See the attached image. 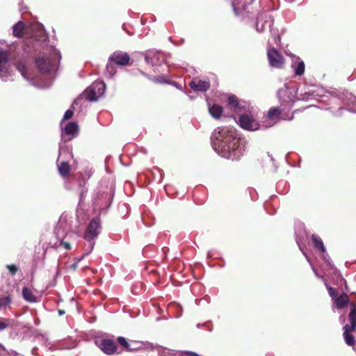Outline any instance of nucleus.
<instances>
[{
    "instance_id": "16",
    "label": "nucleus",
    "mask_w": 356,
    "mask_h": 356,
    "mask_svg": "<svg viewBox=\"0 0 356 356\" xmlns=\"http://www.w3.org/2000/svg\"><path fill=\"white\" fill-rule=\"evenodd\" d=\"M23 298L29 302H35L37 301L36 297L33 295V291L28 287L25 286L22 289Z\"/></svg>"
},
{
    "instance_id": "29",
    "label": "nucleus",
    "mask_w": 356,
    "mask_h": 356,
    "mask_svg": "<svg viewBox=\"0 0 356 356\" xmlns=\"http://www.w3.org/2000/svg\"><path fill=\"white\" fill-rule=\"evenodd\" d=\"M11 302V299L9 296L3 297L0 299V309L2 306H6Z\"/></svg>"
},
{
    "instance_id": "14",
    "label": "nucleus",
    "mask_w": 356,
    "mask_h": 356,
    "mask_svg": "<svg viewBox=\"0 0 356 356\" xmlns=\"http://www.w3.org/2000/svg\"><path fill=\"white\" fill-rule=\"evenodd\" d=\"M70 165L67 161H63L59 165H58V170L59 174L63 177H66L69 175L70 172Z\"/></svg>"
},
{
    "instance_id": "13",
    "label": "nucleus",
    "mask_w": 356,
    "mask_h": 356,
    "mask_svg": "<svg viewBox=\"0 0 356 356\" xmlns=\"http://www.w3.org/2000/svg\"><path fill=\"white\" fill-rule=\"evenodd\" d=\"M25 25L22 21L18 22L13 27V34L16 38H21L23 35Z\"/></svg>"
},
{
    "instance_id": "25",
    "label": "nucleus",
    "mask_w": 356,
    "mask_h": 356,
    "mask_svg": "<svg viewBox=\"0 0 356 356\" xmlns=\"http://www.w3.org/2000/svg\"><path fill=\"white\" fill-rule=\"evenodd\" d=\"M282 111L279 108H271L268 111L267 118L269 119L277 118L281 114Z\"/></svg>"
},
{
    "instance_id": "21",
    "label": "nucleus",
    "mask_w": 356,
    "mask_h": 356,
    "mask_svg": "<svg viewBox=\"0 0 356 356\" xmlns=\"http://www.w3.org/2000/svg\"><path fill=\"white\" fill-rule=\"evenodd\" d=\"M115 65V64L113 61L108 60L105 71V74L108 77H112L116 73V68Z\"/></svg>"
},
{
    "instance_id": "27",
    "label": "nucleus",
    "mask_w": 356,
    "mask_h": 356,
    "mask_svg": "<svg viewBox=\"0 0 356 356\" xmlns=\"http://www.w3.org/2000/svg\"><path fill=\"white\" fill-rule=\"evenodd\" d=\"M152 81L156 83H169V81L167 80L165 76H158L153 79H150Z\"/></svg>"
},
{
    "instance_id": "17",
    "label": "nucleus",
    "mask_w": 356,
    "mask_h": 356,
    "mask_svg": "<svg viewBox=\"0 0 356 356\" xmlns=\"http://www.w3.org/2000/svg\"><path fill=\"white\" fill-rule=\"evenodd\" d=\"M349 302V298L346 293H343L335 300V304L337 308L344 307Z\"/></svg>"
},
{
    "instance_id": "1",
    "label": "nucleus",
    "mask_w": 356,
    "mask_h": 356,
    "mask_svg": "<svg viewBox=\"0 0 356 356\" xmlns=\"http://www.w3.org/2000/svg\"><path fill=\"white\" fill-rule=\"evenodd\" d=\"M212 144L216 151L224 158L238 160L242 156L243 148L240 147V138L235 129H220Z\"/></svg>"
},
{
    "instance_id": "36",
    "label": "nucleus",
    "mask_w": 356,
    "mask_h": 356,
    "mask_svg": "<svg viewBox=\"0 0 356 356\" xmlns=\"http://www.w3.org/2000/svg\"><path fill=\"white\" fill-rule=\"evenodd\" d=\"M157 55V56L154 57V60L156 62H157V64L159 63V56H161L160 54H156Z\"/></svg>"
},
{
    "instance_id": "20",
    "label": "nucleus",
    "mask_w": 356,
    "mask_h": 356,
    "mask_svg": "<svg viewBox=\"0 0 356 356\" xmlns=\"http://www.w3.org/2000/svg\"><path fill=\"white\" fill-rule=\"evenodd\" d=\"M77 131L78 124L74 122L67 123L65 127V132L67 135H74Z\"/></svg>"
},
{
    "instance_id": "39",
    "label": "nucleus",
    "mask_w": 356,
    "mask_h": 356,
    "mask_svg": "<svg viewBox=\"0 0 356 356\" xmlns=\"http://www.w3.org/2000/svg\"><path fill=\"white\" fill-rule=\"evenodd\" d=\"M0 347H1V344L0 343Z\"/></svg>"
},
{
    "instance_id": "2",
    "label": "nucleus",
    "mask_w": 356,
    "mask_h": 356,
    "mask_svg": "<svg viewBox=\"0 0 356 356\" xmlns=\"http://www.w3.org/2000/svg\"><path fill=\"white\" fill-rule=\"evenodd\" d=\"M348 321L350 323V325L347 324L343 326V336L346 344L350 346H353L355 343V339L354 336L350 334V332H355L356 330V305L353 303L350 305Z\"/></svg>"
},
{
    "instance_id": "5",
    "label": "nucleus",
    "mask_w": 356,
    "mask_h": 356,
    "mask_svg": "<svg viewBox=\"0 0 356 356\" xmlns=\"http://www.w3.org/2000/svg\"><path fill=\"white\" fill-rule=\"evenodd\" d=\"M239 125L248 131H256L259 128V124L251 113H243L239 117Z\"/></svg>"
},
{
    "instance_id": "15",
    "label": "nucleus",
    "mask_w": 356,
    "mask_h": 356,
    "mask_svg": "<svg viewBox=\"0 0 356 356\" xmlns=\"http://www.w3.org/2000/svg\"><path fill=\"white\" fill-rule=\"evenodd\" d=\"M312 241L316 249L320 250L322 252H325L323 242L318 235L313 234L312 235Z\"/></svg>"
},
{
    "instance_id": "9",
    "label": "nucleus",
    "mask_w": 356,
    "mask_h": 356,
    "mask_svg": "<svg viewBox=\"0 0 356 356\" xmlns=\"http://www.w3.org/2000/svg\"><path fill=\"white\" fill-rule=\"evenodd\" d=\"M99 348L107 355H112L115 353L117 346L115 343L111 339H103L101 341Z\"/></svg>"
},
{
    "instance_id": "8",
    "label": "nucleus",
    "mask_w": 356,
    "mask_h": 356,
    "mask_svg": "<svg viewBox=\"0 0 356 356\" xmlns=\"http://www.w3.org/2000/svg\"><path fill=\"white\" fill-rule=\"evenodd\" d=\"M188 86L195 92H206L211 87V84L209 81L200 79L192 80L189 82Z\"/></svg>"
},
{
    "instance_id": "38",
    "label": "nucleus",
    "mask_w": 356,
    "mask_h": 356,
    "mask_svg": "<svg viewBox=\"0 0 356 356\" xmlns=\"http://www.w3.org/2000/svg\"><path fill=\"white\" fill-rule=\"evenodd\" d=\"M63 314H64V312H63V311H61V310H59V314H60V315H62Z\"/></svg>"
},
{
    "instance_id": "11",
    "label": "nucleus",
    "mask_w": 356,
    "mask_h": 356,
    "mask_svg": "<svg viewBox=\"0 0 356 356\" xmlns=\"http://www.w3.org/2000/svg\"><path fill=\"white\" fill-rule=\"evenodd\" d=\"M209 112L213 118L219 119L222 116L223 108L218 104H213L209 107Z\"/></svg>"
},
{
    "instance_id": "6",
    "label": "nucleus",
    "mask_w": 356,
    "mask_h": 356,
    "mask_svg": "<svg viewBox=\"0 0 356 356\" xmlns=\"http://www.w3.org/2000/svg\"><path fill=\"white\" fill-rule=\"evenodd\" d=\"M109 60L119 66H127L129 65L130 56L126 52L115 51L109 56Z\"/></svg>"
},
{
    "instance_id": "19",
    "label": "nucleus",
    "mask_w": 356,
    "mask_h": 356,
    "mask_svg": "<svg viewBox=\"0 0 356 356\" xmlns=\"http://www.w3.org/2000/svg\"><path fill=\"white\" fill-rule=\"evenodd\" d=\"M227 104L231 108L236 111V109L239 107V102L238 97L234 95H229L227 98Z\"/></svg>"
},
{
    "instance_id": "35",
    "label": "nucleus",
    "mask_w": 356,
    "mask_h": 356,
    "mask_svg": "<svg viewBox=\"0 0 356 356\" xmlns=\"http://www.w3.org/2000/svg\"><path fill=\"white\" fill-rule=\"evenodd\" d=\"M186 354L188 355V356H200L198 355V354H197L195 352H191V351H188V352H186Z\"/></svg>"
},
{
    "instance_id": "33",
    "label": "nucleus",
    "mask_w": 356,
    "mask_h": 356,
    "mask_svg": "<svg viewBox=\"0 0 356 356\" xmlns=\"http://www.w3.org/2000/svg\"><path fill=\"white\" fill-rule=\"evenodd\" d=\"M60 245L66 250H70L71 249V245L70 243L62 241L60 242Z\"/></svg>"
},
{
    "instance_id": "30",
    "label": "nucleus",
    "mask_w": 356,
    "mask_h": 356,
    "mask_svg": "<svg viewBox=\"0 0 356 356\" xmlns=\"http://www.w3.org/2000/svg\"><path fill=\"white\" fill-rule=\"evenodd\" d=\"M73 115H74V112L72 110H71V109L67 110L64 114L63 120H67L71 119L72 118Z\"/></svg>"
},
{
    "instance_id": "26",
    "label": "nucleus",
    "mask_w": 356,
    "mask_h": 356,
    "mask_svg": "<svg viewBox=\"0 0 356 356\" xmlns=\"http://www.w3.org/2000/svg\"><path fill=\"white\" fill-rule=\"evenodd\" d=\"M11 325L10 320L8 318H0V332L5 330Z\"/></svg>"
},
{
    "instance_id": "10",
    "label": "nucleus",
    "mask_w": 356,
    "mask_h": 356,
    "mask_svg": "<svg viewBox=\"0 0 356 356\" xmlns=\"http://www.w3.org/2000/svg\"><path fill=\"white\" fill-rule=\"evenodd\" d=\"M84 97L90 102L97 101L100 97L92 85L85 90Z\"/></svg>"
},
{
    "instance_id": "34",
    "label": "nucleus",
    "mask_w": 356,
    "mask_h": 356,
    "mask_svg": "<svg viewBox=\"0 0 356 356\" xmlns=\"http://www.w3.org/2000/svg\"><path fill=\"white\" fill-rule=\"evenodd\" d=\"M129 343H131V347H138V349L142 346L141 343L136 341H130Z\"/></svg>"
},
{
    "instance_id": "24",
    "label": "nucleus",
    "mask_w": 356,
    "mask_h": 356,
    "mask_svg": "<svg viewBox=\"0 0 356 356\" xmlns=\"http://www.w3.org/2000/svg\"><path fill=\"white\" fill-rule=\"evenodd\" d=\"M92 86L99 97L104 94L106 86L103 82H95L92 84Z\"/></svg>"
},
{
    "instance_id": "4",
    "label": "nucleus",
    "mask_w": 356,
    "mask_h": 356,
    "mask_svg": "<svg viewBox=\"0 0 356 356\" xmlns=\"http://www.w3.org/2000/svg\"><path fill=\"white\" fill-rule=\"evenodd\" d=\"M267 56L271 67L278 69L283 67L285 63L284 58L275 47L268 49Z\"/></svg>"
},
{
    "instance_id": "37",
    "label": "nucleus",
    "mask_w": 356,
    "mask_h": 356,
    "mask_svg": "<svg viewBox=\"0 0 356 356\" xmlns=\"http://www.w3.org/2000/svg\"><path fill=\"white\" fill-rule=\"evenodd\" d=\"M293 119V115H292L290 118H289L287 120H291Z\"/></svg>"
},
{
    "instance_id": "22",
    "label": "nucleus",
    "mask_w": 356,
    "mask_h": 356,
    "mask_svg": "<svg viewBox=\"0 0 356 356\" xmlns=\"http://www.w3.org/2000/svg\"><path fill=\"white\" fill-rule=\"evenodd\" d=\"M16 68L21 73V74L24 77L28 79V70L26 65L22 61H18L16 63Z\"/></svg>"
},
{
    "instance_id": "12",
    "label": "nucleus",
    "mask_w": 356,
    "mask_h": 356,
    "mask_svg": "<svg viewBox=\"0 0 356 356\" xmlns=\"http://www.w3.org/2000/svg\"><path fill=\"white\" fill-rule=\"evenodd\" d=\"M292 67L293 68L296 76H301L305 72V63L302 60H300L299 58H297L294 64L292 65Z\"/></svg>"
},
{
    "instance_id": "7",
    "label": "nucleus",
    "mask_w": 356,
    "mask_h": 356,
    "mask_svg": "<svg viewBox=\"0 0 356 356\" xmlns=\"http://www.w3.org/2000/svg\"><path fill=\"white\" fill-rule=\"evenodd\" d=\"M35 64L42 73L49 72L53 67V60L47 56H38L35 58Z\"/></svg>"
},
{
    "instance_id": "28",
    "label": "nucleus",
    "mask_w": 356,
    "mask_h": 356,
    "mask_svg": "<svg viewBox=\"0 0 356 356\" xmlns=\"http://www.w3.org/2000/svg\"><path fill=\"white\" fill-rule=\"evenodd\" d=\"M157 56L156 54H153L152 56L150 54H146L145 56V60L147 63H151L152 65H156L157 62L154 60V57Z\"/></svg>"
},
{
    "instance_id": "31",
    "label": "nucleus",
    "mask_w": 356,
    "mask_h": 356,
    "mask_svg": "<svg viewBox=\"0 0 356 356\" xmlns=\"http://www.w3.org/2000/svg\"><path fill=\"white\" fill-rule=\"evenodd\" d=\"M7 268L9 270L10 274L14 275L18 270V268L15 264L7 265Z\"/></svg>"
},
{
    "instance_id": "23",
    "label": "nucleus",
    "mask_w": 356,
    "mask_h": 356,
    "mask_svg": "<svg viewBox=\"0 0 356 356\" xmlns=\"http://www.w3.org/2000/svg\"><path fill=\"white\" fill-rule=\"evenodd\" d=\"M8 60V54L6 51H0V72L3 71Z\"/></svg>"
},
{
    "instance_id": "3",
    "label": "nucleus",
    "mask_w": 356,
    "mask_h": 356,
    "mask_svg": "<svg viewBox=\"0 0 356 356\" xmlns=\"http://www.w3.org/2000/svg\"><path fill=\"white\" fill-rule=\"evenodd\" d=\"M101 227V219L99 216H97L92 218L87 227V229L83 235V238L87 241L90 243L91 249L93 248L95 245L93 240L97 237L100 233Z\"/></svg>"
},
{
    "instance_id": "18",
    "label": "nucleus",
    "mask_w": 356,
    "mask_h": 356,
    "mask_svg": "<svg viewBox=\"0 0 356 356\" xmlns=\"http://www.w3.org/2000/svg\"><path fill=\"white\" fill-rule=\"evenodd\" d=\"M118 342L126 350L135 351L138 349V347H131V343H129L123 337H119L118 338Z\"/></svg>"
},
{
    "instance_id": "32",
    "label": "nucleus",
    "mask_w": 356,
    "mask_h": 356,
    "mask_svg": "<svg viewBox=\"0 0 356 356\" xmlns=\"http://www.w3.org/2000/svg\"><path fill=\"white\" fill-rule=\"evenodd\" d=\"M327 290H328L329 295H330L331 297L334 298V297H336V296H337V293H336V291H335V289H334V288H332V287H329V288L327 289Z\"/></svg>"
}]
</instances>
